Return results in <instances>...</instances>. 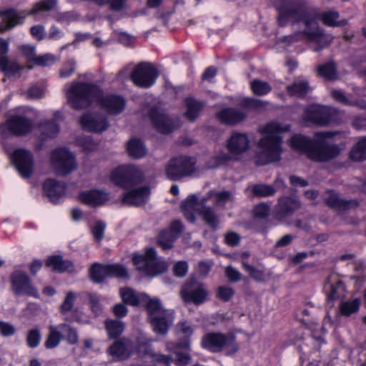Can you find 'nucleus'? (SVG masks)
Listing matches in <instances>:
<instances>
[{
	"mask_svg": "<svg viewBox=\"0 0 366 366\" xmlns=\"http://www.w3.org/2000/svg\"><path fill=\"white\" fill-rule=\"evenodd\" d=\"M320 12L315 8L287 3L279 8L278 23L285 26L289 21L301 23L303 29L283 38L284 41L292 44L305 40L312 44V50L318 52L332 42L333 37L320 26Z\"/></svg>",
	"mask_w": 366,
	"mask_h": 366,
	"instance_id": "1",
	"label": "nucleus"
},
{
	"mask_svg": "<svg viewBox=\"0 0 366 366\" xmlns=\"http://www.w3.org/2000/svg\"><path fill=\"white\" fill-rule=\"evenodd\" d=\"M69 103L76 109L86 108L96 102L110 114L122 113L126 106L125 99L119 95L103 94L101 89L90 84L74 82L66 87Z\"/></svg>",
	"mask_w": 366,
	"mask_h": 366,
	"instance_id": "2",
	"label": "nucleus"
},
{
	"mask_svg": "<svg viewBox=\"0 0 366 366\" xmlns=\"http://www.w3.org/2000/svg\"><path fill=\"white\" fill-rule=\"evenodd\" d=\"M124 302L137 306L144 304L148 312L153 331L159 335H165L173 322V312L163 308L159 299L151 298L144 293H137L134 290L126 287L119 291Z\"/></svg>",
	"mask_w": 366,
	"mask_h": 366,
	"instance_id": "3",
	"label": "nucleus"
},
{
	"mask_svg": "<svg viewBox=\"0 0 366 366\" xmlns=\"http://www.w3.org/2000/svg\"><path fill=\"white\" fill-rule=\"evenodd\" d=\"M212 200L217 207H223L234 200V193L231 191H210L205 197L198 201L195 195L189 196L181 204L184 215L189 222H194V212L199 214L202 219L212 228L216 229L219 220L213 209L205 205Z\"/></svg>",
	"mask_w": 366,
	"mask_h": 366,
	"instance_id": "4",
	"label": "nucleus"
},
{
	"mask_svg": "<svg viewBox=\"0 0 366 366\" xmlns=\"http://www.w3.org/2000/svg\"><path fill=\"white\" fill-rule=\"evenodd\" d=\"M332 137L330 132H317L311 140L302 135H295L290 139V147L305 153L315 162H327L337 157L341 152L338 145L330 142Z\"/></svg>",
	"mask_w": 366,
	"mask_h": 366,
	"instance_id": "5",
	"label": "nucleus"
},
{
	"mask_svg": "<svg viewBox=\"0 0 366 366\" xmlns=\"http://www.w3.org/2000/svg\"><path fill=\"white\" fill-rule=\"evenodd\" d=\"M152 339L144 335L137 338V346L134 348L131 339L123 337L114 341L107 349V353L114 361H122L128 359L134 351L140 358L150 357L154 361L162 362L169 365L171 357L161 354L155 353L152 347Z\"/></svg>",
	"mask_w": 366,
	"mask_h": 366,
	"instance_id": "6",
	"label": "nucleus"
},
{
	"mask_svg": "<svg viewBox=\"0 0 366 366\" xmlns=\"http://www.w3.org/2000/svg\"><path fill=\"white\" fill-rule=\"evenodd\" d=\"M289 129V126L282 127L277 122H270L259 129L264 136L258 142L259 164L264 165L280 159L282 152L281 134Z\"/></svg>",
	"mask_w": 366,
	"mask_h": 366,
	"instance_id": "7",
	"label": "nucleus"
},
{
	"mask_svg": "<svg viewBox=\"0 0 366 366\" xmlns=\"http://www.w3.org/2000/svg\"><path fill=\"white\" fill-rule=\"evenodd\" d=\"M32 121L21 114L9 115L0 124V144L3 147L9 146V142L14 137L24 136L31 132Z\"/></svg>",
	"mask_w": 366,
	"mask_h": 366,
	"instance_id": "8",
	"label": "nucleus"
},
{
	"mask_svg": "<svg viewBox=\"0 0 366 366\" xmlns=\"http://www.w3.org/2000/svg\"><path fill=\"white\" fill-rule=\"evenodd\" d=\"M133 263L138 270L149 276H155L164 272L167 263L158 258L154 248H148L144 254H134Z\"/></svg>",
	"mask_w": 366,
	"mask_h": 366,
	"instance_id": "9",
	"label": "nucleus"
},
{
	"mask_svg": "<svg viewBox=\"0 0 366 366\" xmlns=\"http://www.w3.org/2000/svg\"><path fill=\"white\" fill-rule=\"evenodd\" d=\"M202 347L212 352H218L225 350L227 354H233L237 351L234 336L230 334L209 332L202 339Z\"/></svg>",
	"mask_w": 366,
	"mask_h": 366,
	"instance_id": "10",
	"label": "nucleus"
},
{
	"mask_svg": "<svg viewBox=\"0 0 366 366\" xmlns=\"http://www.w3.org/2000/svg\"><path fill=\"white\" fill-rule=\"evenodd\" d=\"M249 147V141L245 134L234 133L227 142V148L229 154L222 152L214 157L216 163L212 167L220 165L231 159H237L246 152Z\"/></svg>",
	"mask_w": 366,
	"mask_h": 366,
	"instance_id": "11",
	"label": "nucleus"
},
{
	"mask_svg": "<svg viewBox=\"0 0 366 366\" xmlns=\"http://www.w3.org/2000/svg\"><path fill=\"white\" fill-rule=\"evenodd\" d=\"M142 170L134 164H124L117 167L111 174V180L124 188L132 187L144 180Z\"/></svg>",
	"mask_w": 366,
	"mask_h": 366,
	"instance_id": "12",
	"label": "nucleus"
},
{
	"mask_svg": "<svg viewBox=\"0 0 366 366\" xmlns=\"http://www.w3.org/2000/svg\"><path fill=\"white\" fill-rule=\"evenodd\" d=\"M196 161L192 157L180 156L169 160L165 167V174L171 180L177 181L192 174L195 171Z\"/></svg>",
	"mask_w": 366,
	"mask_h": 366,
	"instance_id": "13",
	"label": "nucleus"
},
{
	"mask_svg": "<svg viewBox=\"0 0 366 366\" xmlns=\"http://www.w3.org/2000/svg\"><path fill=\"white\" fill-rule=\"evenodd\" d=\"M51 163L59 175H66L77 168L76 155L65 147L57 148L51 152Z\"/></svg>",
	"mask_w": 366,
	"mask_h": 366,
	"instance_id": "14",
	"label": "nucleus"
},
{
	"mask_svg": "<svg viewBox=\"0 0 366 366\" xmlns=\"http://www.w3.org/2000/svg\"><path fill=\"white\" fill-rule=\"evenodd\" d=\"M4 149L20 175L24 178L29 177L34 171V159L31 152L21 148L12 150L10 146Z\"/></svg>",
	"mask_w": 366,
	"mask_h": 366,
	"instance_id": "15",
	"label": "nucleus"
},
{
	"mask_svg": "<svg viewBox=\"0 0 366 366\" xmlns=\"http://www.w3.org/2000/svg\"><path fill=\"white\" fill-rule=\"evenodd\" d=\"M11 289L15 295H26L39 298L38 290L33 285L31 278L24 271L15 270L10 276Z\"/></svg>",
	"mask_w": 366,
	"mask_h": 366,
	"instance_id": "16",
	"label": "nucleus"
},
{
	"mask_svg": "<svg viewBox=\"0 0 366 366\" xmlns=\"http://www.w3.org/2000/svg\"><path fill=\"white\" fill-rule=\"evenodd\" d=\"M336 109L332 107L311 105L305 110L303 119L306 124L327 125L333 121Z\"/></svg>",
	"mask_w": 366,
	"mask_h": 366,
	"instance_id": "17",
	"label": "nucleus"
},
{
	"mask_svg": "<svg viewBox=\"0 0 366 366\" xmlns=\"http://www.w3.org/2000/svg\"><path fill=\"white\" fill-rule=\"evenodd\" d=\"M90 276L95 282H101L107 277L127 278L128 272L124 266L119 264L95 263L91 267Z\"/></svg>",
	"mask_w": 366,
	"mask_h": 366,
	"instance_id": "18",
	"label": "nucleus"
},
{
	"mask_svg": "<svg viewBox=\"0 0 366 366\" xmlns=\"http://www.w3.org/2000/svg\"><path fill=\"white\" fill-rule=\"evenodd\" d=\"M158 76V72L154 66L149 63L139 64L131 74L133 82L139 87L148 88L152 86Z\"/></svg>",
	"mask_w": 366,
	"mask_h": 366,
	"instance_id": "19",
	"label": "nucleus"
},
{
	"mask_svg": "<svg viewBox=\"0 0 366 366\" xmlns=\"http://www.w3.org/2000/svg\"><path fill=\"white\" fill-rule=\"evenodd\" d=\"M181 295L185 302L199 305L207 300L209 292L204 284L191 280L182 287Z\"/></svg>",
	"mask_w": 366,
	"mask_h": 366,
	"instance_id": "20",
	"label": "nucleus"
},
{
	"mask_svg": "<svg viewBox=\"0 0 366 366\" xmlns=\"http://www.w3.org/2000/svg\"><path fill=\"white\" fill-rule=\"evenodd\" d=\"M149 117L154 127L163 134L169 133L180 126L179 119L169 118L165 112L159 107L151 108Z\"/></svg>",
	"mask_w": 366,
	"mask_h": 366,
	"instance_id": "21",
	"label": "nucleus"
},
{
	"mask_svg": "<svg viewBox=\"0 0 366 366\" xmlns=\"http://www.w3.org/2000/svg\"><path fill=\"white\" fill-rule=\"evenodd\" d=\"M80 124L83 129L97 133L102 132L109 126V122L104 114L98 112H87L80 119Z\"/></svg>",
	"mask_w": 366,
	"mask_h": 366,
	"instance_id": "22",
	"label": "nucleus"
},
{
	"mask_svg": "<svg viewBox=\"0 0 366 366\" xmlns=\"http://www.w3.org/2000/svg\"><path fill=\"white\" fill-rule=\"evenodd\" d=\"M182 229L183 226L181 221H174L169 229L164 230L159 234L157 239L158 244L164 250L171 249L173 242L177 238Z\"/></svg>",
	"mask_w": 366,
	"mask_h": 366,
	"instance_id": "23",
	"label": "nucleus"
},
{
	"mask_svg": "<svg viewBox=\"0 0 366 366\" xmlns=\"http://www.w3.org/2000/svg\"><path fill=\"white\" fill-rule=\"evenodd\" d=\"M0 16H3L2 23L0 24V32H4L16 25L23 24L26 14L19 13L14 9H9L0 11Z\"/></svg>",
	"mask_w": 366,
	"mask_h": 366,
	"instance_id": "24",
	"label": "nucleus"
},
{
	"mask_svg": "<svg viewBox=\"0 0 366 366\" xmlns=\"http://www.w3.org/2000/svg\"><path fill=\"white\" fill-rule=\"evenodd\" d=\"M79 200L92 207H96L104 204L109 200V196L103 191L91 189L79 193Z\"/></svg>",
	"mask_w": 366,
	"mask_h": 366,
	"instance_id": "25",
	"label": "nucleus"
},
{
	"mask_svg": "<svg viewBox=\"0 0 366 366\" xmlns=\"http://www.w3.org/2000/svg\"><path fill=\"white\" fill-rule=\"evenodd\" d=\"M44 192L53 203H57L65 194L66 187L64 183L49 179L44 183Z\"/></svg>",
	"mask_w": 366,
	"mask_h": 366,
	"instance_id": "26",
	"label": "nucleus"
},
{
	"mask_svg": "<svg viewBox=\"0 0 366 366\" xmlns=\"http://www.w3.org/2000/svg\"><path fill=\"white\" fill-rule=\"evenodd\" d=\"M149 193V189L147 187H141L125 193L122 202L129 205L139 206L147 201Z\"/></svg>",
	"mask_w": 366,
	"mask_h": 366,
	"instance_id": "27",
	"label": "nucleus"
},
{
	"mask_svg": "<svg viewBox=\"0 0 366 366\" xmlns=\"http://www.w3.org/2000/svg\"><path fill=\"white\" fill-rule=\"evenodd\" d=\"M324 199L327 205L338 209H347L357 206L356 200H345L341 199L334 191H327L324 194Z\"/></svg>",
	"mask_w": 366,
	"mask_h": 366,
	"instance_id": "28",
	"label": "nucleus"
},
{
	"mask_svg": "<svg viewBox=\"0 0 366 366\" xmlns=\"http://www.w3.org/2000/svg\"><path fill=\"white\" fill-rule=\"evenodd\" d=\"M325 290L327 293V297L332 300L341 297L345 292V285L335 275L331 276L325 285Z\"/></svg>",
	"mask_w": 366,
	"mask_h": 366,
	"instance_id": "29",
	"label": "nucleus"
},
{
	"mask_svg": "<svg viewBox=\"0 0 366 366\" xmlns=\"http://www.w3.org/2000/svg\"><path fill=\"white\" fill-rule=\"evenodd\" d=\"M217 116L218 119L224 124H235L242 121L246 115L239 110L226 108L221 110Z\"/></svg>",
	"mask_w": 366,
	"mask_h": 366,
	"instance_id": "30",
	"label": "nucleus"
},
{
	"mask_svg": "<svg viewBox=\"0 0 366 366\" xmlns=\"http://www.w3.org/2000/svg\"><path fill=\"white\" fill-rule=\"evenodd\" d=\"M22 69L23 66L17 63L9 61L5 56H0V71H2L7 77H20Z\"/></svg>",
	"mask_w": 366,
	"mask_h": 366,
	"instance_id": "31",
	"label": "nucleus"
},
{
	"mask_svg": "<svg viewBox=\"0 0 366 366\" xmlns=\"http://www.w3.org/2000/svg\"><path fill=\"white\" fill-rule=\"evenodd\" d=\"M46 266L51 267L52 270L63 272H72L74 271L73 263L68 260H64L59 256L51 257L46 262Z\"/></svg>",
	"mask_w": 366,
	"mask_h": 366,
	"instance_id": "32",
	"label": "nucleus"
},
{
	"mask_svg": "<svg viewBox=\"0 0 366 366\" xmlns=\"http://www.w3.org/2000/svg\"><path fill=\"white\" fill-rule=\"evenodd\" d=\"M300 207V202L290 197H282L279 199L276 210L281 216H286Z\"/></svg>",
	"mask_w": 366,
	"mask_h": 366,
	"instance_id": "33",
	"label": "nucleus"
},
{
	"mask_svg": "<svg viewBox=\"0 0 366 366\" xmlns=\"http://www.w3.org/2000/svg\"><path fill=\"white\" fill-rule=\"evenodd\" d=\"M63 338L60 325H49V333L44 342V346L46 349H54L59 346Z\"/></svg>",
	"mask_w": 366,
	"mask_h": 366,
	"instance_id": "34",
	"label": "nucleus"
},
{
	"mask_svg": "<svg viewBox=\"0 0 366 366\" xmlns=\"http://www.w3.org/2000/svg\"><path fill=\"white\" fill-rule=\"evenodd\" d=\"M311 90L308 81L305 79H296L291 85L287 87V91L290 96L302 97Z\"/></svg>",
	"mask_w": 366,
	"mask_h": 366,
	"instance_id": "35",
	"label": "nucleus"
},
{
	"mask_svg": "<svg viewBox=\"0 0 366 366\" xmlns=\"http://www.w3.org/2000/svg\"><path fill=\"white\" fill-rule=\"evenodd\" d=\"M187 111L185 117L190 121L194 120L200 114L204 104L194 98H187L185 100Z\"/></svg>",
	"mask_w": 366,
	"mask_h": 366,
	"instance_id": "36",
	"label": "nucleus"
},
{
	"mask_svg": "<svg viewBox=\"0 0 366 366\" xmlns=\"http://www.w3.org/2000/svg\"><path fill=\"white\" fill-rule=\"evenodd\" d=\"M167 347L168 350H173L176 354V361L178 365H187L190 361V357L187 353H182L179 352V349H188L189 347V342L188 341L182 343L178 344L177 345H174L173 343H168L167 345Z\"/></svg>",
	"mask_w": 366,
	"mask_h": 366,
	"instance_id": "37",
	"label": "nucleus"
},
{
	"mask_svg": "<svg viewBox=\"0 0 366 366\" xmlns=\"http://www.w3.org/2000/svg\"><path fill=\"white\" fill-rule=\"evenodd\" d=\"M339 13L336 11H327L320 13V20L328 26L335 27L344 26L347 24L346 20L338 21Z\"/></svg>",
	"mask_w": 366,
	"mask_h": 366,
	"instance_id": "38",
	"label": "nucleus"
},
{
	"mask_svg": "<svg viewBox=\"0 0 366 366\" xmlns=\"http://www.w3.org/2000/svg\"><path fill=\"white\" fill-rule=\"evenodd\" d=\"M57 2L58 0H42L34 4L30 11H23L20 13L26 14V16L27 15H35L40 12L49 11L56 7Z\"/></svg>",
	"mask_w": 366,
	"mask_h": 366,
	"instance_id": "39",
	"label": "nucleus"
},
{
	"mask_svg": "<svg viewBox=\"0 0 366 366\" xmlns=\"http://www.w3.org/2000/svg\"><path fill=\"white\" fill-rule=\"evenodd\" d=\"M127 152L132 158L140 159L146 154V148L140 139H132L128 142Z\"/></svg>",
	"mask_w": 366,
	"mask_h": 366,
	"instance_id": "40",
	"label": "nucleus"
},
{
	"mask_svg": "<svg viewBox=\"0 0 366 366\" xmlns=\"http://www.w3.org/2000/svg\"><path fill=\"white\" fill-rule=\"evenodd\" d=\"M350 157L355 162L366 159V137L362 138L351 149Z\"/></svg>",
	"mask_w": 366,
	"mask_h": 366,
	"instance_id": "41",
	"label": "nucleus"
},
{
	"mask_svg": "<svg viewBox=\"0 0 366 366\" xmlns=\"http://www.w3.org/2000/svg\"><path fill=\"white\" fill-rule=\"evenodd\" d=\"M61 118V113L56 112L55 114L54 120L46 122L44 124L41 125V130L42 131L43 134L49 138L56 137L59 131V127L56 121Z\"/></svg>",
	"mask_w": 366,
	"mask_h": 366,
	"instance_id": "42",
	"label": "nucleus"
},
{
	"mask_svg": "<svg viewBox=\"0 0 366 366\" xmlns=\"http://www.w3.org/2000/svg\"><path fill=\"white\" fill-rule=\"evenodd\" d=\"M360 302L355 298L343 301L339 306L340 313L344 316H350L359 310Z\"/></svg>",
	"mask_w": 366,
	"mask_h": 366,
	"instance_id": "43",
	"label": "nucleus"
},
{
	"mask_svg": "<svg viewBox=\"0 0 366 366\" xmlns=\"http://www.w3.org/2000/svg\"><path fill=\"white\" fill-rule=\"evenodd\" d=\"M106 330L109 338L119 337L124 331V325L122 322L117 320H109L105 322Z\"/></svg>",
	"mask_w": 366,
	"mask_h": 366,
	"instance_id": "44",
	"label": "nucleus"
},
{
	"mask_svg": "<svg viewBox=\"0 0 366 366\" xmlns=\"http://www.w3.org/2000/svg\"><path fill=\"white\" fill-rule=\"evenodd\" d=\"M60 329L63 337L69 345H75L79 341V335L76 330L66 323L60 324Z\"/></svg>",
	"mask_w": 366,
	"mask_h": 366,
	"instance_id": "45",
	"label": "nucleus"
},
{
	"mask_svg": "<svg viewBox=\"0 0 366 366\" xmlns=\"http://www.w3.org/2000/svg\"><path fill=\"white\" fill-rule=\"evenodd\" d=\"M317 71L320 76L327 79H335L337 77V69L334 62H328L320 65Z\"/></svg>",
	"mask_w": 366,
	"mask_h": 366,
	"instance_id": "46",
	"label": "nucleus"
},
{
	"mask_svg": "<svg viewBox=\"0 0 366 366\" xmlns=\"http://www.w3.org/2000/svg\"><path fill=\"white\" fill-rule=\"evenodd\" d=\"M242 266L245 271L250 275L252 278L257 282H263L267 278V274L264 269L256 268L247 262H242Z\"/></svg>",
	"mask_w": 366,
	"mask_h": 366,
	"instance_id": "47",
	"label": "nucleus"
},
{
	"mask_svg": "<svg viewBox=\"0 0 366 366\" xmlns=\"http://www.w3.org/2000/svg\"><path fill=\"white\" fill-rule=\"evenodd\" d=\"M83 296L88 297L91 310L95 316L99 315L102 312V307L100 304V297L96 294L89 292L81 293Z\"/></svg>",
	"mask_w": 366,
	"mask_h": 366,
	"instance_id": "48",
	"label": "nucleus"
},
{
	"mask_svg": "<svg viewBox=\"0 0 366 366\" xmlns=\"http://www.w3.org/2000/svg\"><path fill=\"white\" fill-rule=\"evenodd\" d=\"M253 195L261 197L272 196L275 193L274 188L271 185L259 184L251 187Z\"/></svg>",
	"mask_w": 366,
	"mask_h": 366,
	"instance_id": "49",
	"label": "nucleus"
},
{
	"mask_svg": "<svg viewBox=\"0 0 366 366\" xmlns=\"http://www.w3.org/2000/svg\"><path fill=\"white\" fill-rule=\"evenodd\" d=\"M330 94L336 102L343 104L345 105L358 106L360 107H365V104H357V102L350 100L345 95L342 90L333 89L330 92Z\"/></svg>",
	"mask_w": 366,
	"mask_h": 366,
	"instance_id": "50",
	"label": "nucleus"
},
{
	"mask_svg": "<svg viewBox=\"0 0 366 366\" xmlns=\"http://www.w3.org/2000/svg\"><path fill=\"white\" fill-rule=\"evenodd\" d=\"M250 86L253 93L259 96L265 95L272 90V87L268 83L257 79L252 81Z\"/></svg>",
	"mask_w": 366,
	"mask_h": 366,
	"instance_id": "51",
	"label": "nucleus"
},
{
	"mask_svg": "<svg viewBox=\"0 0 366 366\" xmlns=\"http://www.w3.org/2000/svg\"><path fill=\"white\" fill-rule=\"evenodd\" d=\"M41 334L39 329L34 328L29 331L26 336V342L29 347L35 348L40 344Z\"/></svg>",
	"mask_w": 366,
	"mask_h": 366,
	"instance_id": "52",
	"label": "nucleus"
},
{
	"mask_svg": "<svg viewBox=\"0 0 366 366\" xmlns=\"http://www.w3.org/2000/svg\"><path fill=\"white\" fill-rule=\"evenodd\" d=\"M76 295L73 292H69L61 305V312L65 314L71 311L74 307Z\"/></svg>",
	"mask_w": 366,
	"mask_h": 366,
	"instance_id": "53",
	"label": "nucleus"
},
{
	"mask_svg": "<svg viewBox=\"0 0 366 366\" xmlns=\"http://www.w3.org/2000/svg\"><path fill=\"white\" fill-rule=\"evenodd\" d=\"M22 55L26 58L28 61L34 62L36 56V48L34 46L24 44L19 47Z\"/></svg>",
	"mask_w": 366,
	"mask_h": 366,
	"instance_id": "54",
	"label": "nucleus"
},
{
	"mask_svg": "<svg viewBox=\"0 0 366 366\" xmlns=\"http://www.w3.org/2000/svg\"><path fill=\"white\" fill-rule=\"evenodd\" d=\"M105 224L102 222H97L92 227L91 232L97 241H101L104 237Z\"/></svg>",
	"mask_w": 366,
	"mask_h": 366,
	"instance_id": "55",
	"label": "nucleus"
},
{
	"mask_svg": "<svg viewBox=\"0 0 366 366\" xmlns=\"http://www.w3.org/2000/svg\"><path fill=\"white\" fill-rule=\"evenodd\" d=\"M269 212V207L264 203L259 204L255 206L253 214L255 217L263 219L267 217Z\"/></svg>",
	"mask_w": 366,
	"mask_h": 366,
	"instance_id": "56",
	"label": "nucleus"
},
{
	"mask_svg": "<svg viewBox=\"0 0 366 366\" xmlns=\"http://www.w3.org/2000/svg\"><path fill=\"white\" fill-rule=\"evenodd\" d=\"M234 295L233 290L229 287L222 286L218 288L217 297L222 301H228Z\"/></svg>",
	"mask_w": 366,
	"mask_h": 366,
	"instance_id": "57",
	"label": "nucleus"
},
{
	"mask_svg": "<svg viewBox=\"0 0 366 366\" xmlns=\"http://www.w3.org/2000/svg\"><path fill=\"white\" fill-rule=\"evenodd\" d=\"M75 61L73 59L68 60L59 71V75L62 78H66L71 75L74 71Z\"/></svg>",
	"mask_w": 366,
	"mask_h": 366,
	"instance_id": "58",
	"label": "nucleus"
},
{
	"mask_svg": "<svg viewBox=\"0 0 366 366\" xmlns=\"http://www.w3.org/2000/svg\"><path fill=\"white\" fill-rule=\"evenodd\" d=\"M119 41L127 46H132L136 42V38L125 32H119L116 34Z\"/></svg>",
	"mask_w": 366,
	"mask_h": 366,
	"instance_id": "59",
	"label": "nucleus"
},
{
	"mask_svg": "<svg viewBox=\"0 0 366 366\" xmlns=\"http://www.w3.org/2000/svg\"><path fill=\"white\" fill-rule=\"evenodd\" d=\"M44 91L39 86H31L27 91L26 96L29 99H37L43 97Z\"/></svg>",
	"mask_w": 366,
	"mask_h": 366,
	"instance_id": "60",
	"label": "nucleus"
},
{
	"mask_svg": "<svg viewBox=\"0 0 366 366\" xmlns=\"http://www.w3.org/2000/svg\"><path fill=\"white\" fill-rule=\"evenodd\" d=\"M31 34L36 39L41 41L46 36L44 27L41 25H36L30 29Z\"/></svg>",
	"mask_w": 366,
	"mask_h": 366,
	"instance_id": "61",
	"label": "nucleus"
},
{
	"mask_svg": "<svg viewBox=\"0 0 366 366\" xmlns=\"http://www.w3.org/2000/svg\"><path fill=\"white\" fill-rule=\"evenodd\" d=\"M188 271V265L186 262H178L174 267V273L176 276L182 277L186 275Z\"/></svg>",
	"mask_w": 366,
	"mask_h": 366,
	"instance_id": "62",
	"label": "nucleus"
},
{
	"mask_svg": "<svg viewBox=\"0 0 366 366\" xmlns=\"http://www.w3.org/2000/svg\"><path fill=\"white\" fill-rule=\"evenodd\" d=\"M15 332L16 329L12 325L2 321L0 322V333L2 336H11Z\"/></svg>",
	"mask_w": 366,
	"mask_h": 366,
	"instance_id": "63",
	"label": "nucleus"
},
{
	"mask_svg": "<svg viewBox=\"0 0 366 366\" xmlns=\"http://www.w3.org/2000/svg\"><path fill=\"white\" fill-rule=\"evenodd\" d=\"M54 62V57L51 54H45L36 56L34 63L39 66H49Z\"/></svg>",
	"mask_w": 366,
	"mask_h": 366,
	"instance_id": "64",
	"label": "nucleus"
}]
</instances>
